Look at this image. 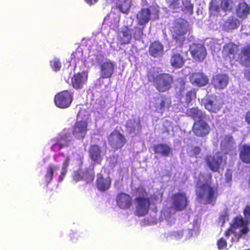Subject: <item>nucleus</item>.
<instances>
[{
	"instance_id": "f257e3e1",
	"label": "nucleus",
	"mask_w": 250,
	"mask_h": 250,
	"mask_svg": "<svg viewBox=\"0 0 250 250\" xmlns=\"http://www.w3.org/2000/svg\"><path fill=\"white\" fill-rule=\"evenodd\" d=\"M211 179L212 176L211 174H209V181L198 187L196 194L197 199L200 202H203L205 204L214 205L218 196V189L217 186L211 185Z\"/></svg>"
},
{
	"instance_id": "412c9836",
	"label": "nucleus",
	"mask_w": 250,
	"mask_h": 250,
	"mask_svg": "<svg viewBox=\"0 0 250 250\" xmlns=\"http://www.w3.org/2000/svg\"><path fill=\"white\" fill-rule=\"evenodd\" d=\"M116 201L117 205L122 209H128L132 205V199L131 196L123 192L117 195Z\"/></svg>"
},
{
	"instance_id": "de8ad7c7",
	"label": "nucleus",
	"mask_w": 250,
	"mask_h": 250,
	"mask_svg": "<svg viewBox=\"0 0 250 250\" xmlns=\"http://www.w3.org/2000/svg\"><path fill=\"white\" fill-rule=\"evenodd\" d=\"M201 151V149L199 146H194L189 151V156L190 157H197Z\"/></svg>"
},
{
	"instance_id": "7ed1b4c3",
	"label": "nucleus",
	"mask_w": 250,
	"mask_h": 250,
	"mask_svg": "<svg viewBox=\"0 0 250 250\" xmlns=\"http://www.w3.org/2000/svg\"><path fill=\"white\" fill-rule=\"evenodd\" d=\"M170 31L172 41L179 45L180 48H182L187 40L188 31L185 23L182 21H175Z\"/></svg>"
},
{
	"instance_id": "bb28decb",
	"label": "nucleus",
	"mask_w": 250,
	"mask_h": 250,
	"mask_svg": "<svg viewBox=\"0 0 250 250\" xmlns=\"http://www.w3.org/2000/svg\"><path fill=\"white\" fill-rule=\"evenodd\" d=\"M164 46L162 43L155 41L150 44L148 52L150 56L157 58L163 54Z\"/></svg>"
},
{
	"instance_id": "4be33fe9",
	"label": "nucleus",
	"mask_w": 250,
	"mask_h": 250,
	"mask_svg": "<svg viewBox=\"0 0 250 250\" xmlns=\"http://www.w3.org/2000/svg\"><path fill=\"white\" fill-rule=\"evenodd\" d=\"M136 17L139 25L146 26L150 20V9L148 8H142L138 12Z\"/></svg>"
},
{
	"instance_id": "473e14b6",
	"label": "nucleus",
	"mask_w": 250,
	"mask_h": 250,
	"mask_svg": "<svg viewBox=\"0 0 250 250\" xmlns=\"http://www.w3.org/2000/svg\"><path fill=\"white\" fill-rule=\"evenodd\" d=\"M95 178V171L94 168H86L83 171V181L86 184L92 183Z\"/></svg>"
},
{
	"instance_id": "1a4fd4ad",
	"label": "nucleus",
	"mask_w": 250,
	"mask_h": 250,
	"mask_svg": "<svg viewBox=\"0 0 250 250\" xmlns=\"http://www.w3.org/2000/svg\"><path fill=\"white\" fill-rule=\"evenodd\" d=\"M186 62V59L183 55L182 49L177 47L172 49L170 59V63L175 69L182 68Z\"/></svg>"
},
{
	"instance_id": "680f3d73",
	"label": "nucleus",
	"mask_w": 250,
	"mask_h": 250,
	"mask_svg": "<svg viewBox=\"0 0 250 250\" xmlns=\"http://www.w3.org/2000/svg\"><path fill=\"white\" fill-rule=\"evenodd\" d=\"M63 156L64 155L63 153H59L58 154H57V155H56L54 157V160L55 161H57V162H59V160H57V158L59 157V156Z\"/></svg>"
},
{
	"instance_id": "4d7b16f0",
	"label": "nucleus",
	"mask_w": 250,
	"mask_h": 250,
	"mask_svg": "<svg viewBox=\"0 0 250 250\" xmlns=\"http://www.w3.org/2000/svg\"><path fill=\"white\" fill-rule=\"evenodd\" d=\"M79 235L77 233H73L70 234V238L73 242H76L79 237Z\"/></svg>"
},
{
	"instance_id": "cd10ccee",
	"label": "nucleus",
	"mask_w": 250,
	"mask_h": 250,
	"mask_svg": "<svg viewBox=\"0 0 250 250\" xmlns=\"http://www.w3.org/2000/svg\"><path fill=\"white\" fill-rule=\"evenodd\" d=\"M132 29L125 26L118 36V40L121 44H126L130 42L132 39Z\"/></svg>"
},
{
	"instance_id": "ddd939ff",
	"label": "nucleus",
	"mask_w": 250,
	"mask_h": 250,
	"mask_svg": "<svg viewBox=\"0 0 250 250\" xmlns=\"http://www.w3.org/2000/svg\"><path fill=\"white\" fill-rule=\"evenodd\" d=\"M86 120L77 121L73 127L72 134L77 139L83 140L88 130Z\"/></svg>"
},
{
	"instance_id": "f8f14e48",
	"label": "nucleus",
	"mask_w": 250,
	"mask_h": 250,
	"mask_svg": "<svg viewBox=\"0 0 250 250\" xmlns=\"http://www.w3.org/2000/svg\"><path fill=\"white\" fill-rule=\"evenodd\" d=\"M189 50L192 57L199 62H202L207 54L206 47L200 43H193Z\"/></svg>"
},
{
	"instance_id": "13d9d810",
	"label": "nucleus",
	"mask_w": 250,
	"mask_h": 250,
	"mask_svg": "<svg viewBox=\"0 0 250 250\" xmlns=\"http://www.w3.org/2000/svg\"><path fill=\"white\" fill-rule=\"evenodd\" d=\"M226 181L227 182H229L231 180L232 174L229 172H227L225 174Z\"/></svg>"
},
{
	"instance_id": "bf43d9fd",
	"label": "nucleus",
	"mask_w": 250,
	"mask_h": 250,
	"mask_svg": "<svg viewBox=\"0 0 250 250\" xmlns=\"http://www.w3.org/2000/svg\"><path fill=\"white\" fill-rule=\"evenodd\" d=\"M244 76L248 81H250V69L245 71Z\"/></svg>"
},
{
	"instance_id": "c756f323",
	"label": "nucleus",
	"mask_w": 250,
	"mask_h": 250,
	"mask_svg": "<svg viewBox=\"0 0 250 250\" xmlns=\"http://www.w3.org/2000/svg\"><path fill=\"white\" fill-rule=\"evenodd\" d=\"M250 12V6L245 1L240 2L236 8L237 16L242 19H246Z\"/></svg>"
},
{
	"instance_id": "aec40b11",
	"label": "nucleus",
	"mask_w": 250,
	"mask_h": 250,
	"mask_svg": "<svg viewBox=\"0 0 250 250\" xmlns=\"http://www.w3.org/2000/svg\"><path fill=\"white\" fill-rule=\"evenodd\" d=\"M190 83L198 87L206 85L208 83V77L202 72L193 73L189 77Z\"/></svg>"
},
{
	"instance_id": "9d476101",
	"label": "nucleus",
	"mask_w": 250,
	"mask_h": 250,
	"mask_svg": "<svg viewBox=\"0 0 250 250\" xmlns=\"http://www.w3.org/2000/svg\"><path fill=\"white\" fill-rule=\"evenodd\" d=\"M248 221L245 220L241 215L236 216L233 219L232 223L230 226L232 228L236 231L238 229L242 227V229L238 234V240H239L243 235L246 234L249 231V229L248 227Z\"/></svg>"
},
{
	"instance_id": "e433bc0d",
	"label": "nucleus",
	"mask_w": 250,
	"mask_h": 250,
	"mask_svg": "<svg viewBox=\"0 0 250 250\" xmlns=\"http://www.w3.org/2000/svg\"><path fill=\"white\" fill-rule=\"evenodd\" d=\"M183 6H181L180 9L182 11L189 15H191L193 13L194 5L191 3L190 0H183L182 1Z\"/></svg>"
},
{
	"instance_id": "49530a36",
	"label": "nucleus",
	"mask_w": 250,
	"mask_h": 250,
	"mask_svg": "<svg viewBox=\"0 0 250 250\" xmlns=\"http://www.w3.org/2000/svg\"><path fill=\"white\" fill-rule=\"evenodd\" d=\"M145 26H142V28H140L137 26H135L132 29L134 30L133 33V37L134 38L138 37H141L143 34V30Z\"/></svg>"
},
{
	"instance_id": "f704fd0d",
	"label": "nucleus",
	"mask_w": 250,
	"mask_h": 250,
	"mask_svg": "<svg viewBox=\"0 0 250 250\" xmlns=\"http://www.w3.org/2000/svg\"><path fill=\"white\" fill-rule=\"evenodd\" d=\"M184 102L187 106L192 104V102H194L196 98V92L193 88H191L187 91L186 94L183 96Z\"/></svg>"
},
{
	"instance_id": "6e6d98bb",
	"label": "nucleus",
	"mask_w": 250,
	"mask_h": 250,
	"mask_svg": "<svg viewBox=\"0 0 250 250\" xmlns=\"http://www.w3.org/2000/svg\"><path fill=\"white\" fill-rule=\"evenodd\" d=\"M219 219L221 221H222L223 223H224L226 220H228L229 219V214L227 212H225L224 214L220 215Z\"/></svg>"
},
{
	"instance_id": "dca6fc26",
	"label": "nucleus",
	"mask_w": 250,
	"mask_h": 250,
	"mask_svg": "<svg viewBox=\"0 0 250 250\" xmlns=\"http://www.w3.org/2000/svg\"><path fill=\"white\" fill-rule=\"evenodd\" d=\"M116 67L115 63L108 60L100 65V75L103 79L110 78L114 72Z\"/></svg>"
},
{
	"instance_id": "37998d69",
	"label": "nucleus",
	"mask_w": 250,
	"mask_h": 250,
	"mask_svg": "<svg viewBox=\"0 0 250 250\" xmlns=\"http://www.w3.org/2000/svg\"><path fill=\"white\" fill-rule=\"evenodd\" d=\"M83 171L81 169L75 170L73 173V179L75 182L83 181Z\"/></svg>"
},
{
	"instance_id": "2f4dec72",
	"label": "nucleus",
	"mask_w": 250,
	"mask_h": 250,
	"mask_svg": "<svg viewBox=\"0 0 250 250\" xmlns=\"http://www.w3.org/2000/svg\"><path fill=\"white\" fill-rule=\"evenodd\" d=\"M239 158L244 163L250 164V144H244L239 148Z\"/></svg>"
},
{
	"instance_id": "2eb2a0df",
	"label": "nucleus",
	"mask_w": 250,
	"mask_h": 250,
	"mask_svg": "<svg viewBox=\"0 0 250 250\" xmlns=\"http://www.w3.org/2000/svg\"><path fill=\"white\" fill-rule=\"evenodd\" d=\"M205 160L207 166L212 171H219L223 161L222 156L218 155H208Z\"/></svg>"
},
{
	"instance_id": "0eeeda50",
	"label": "nucleus",
	"mask_w": 250,
	"mask_h": 250,
	"mask_svg": "<svg viewBox=\"0 0 250 250\" xmlns=\"http://www.w3.org/2000/svg\"><path fill=\"white\" fill-rule=\"evenodd\" d=\"M238 46L232 42L225 43L222 50V58L225 61L231 62L236 60Z\"/></svg>"
},
{
	"instance_id": "5fc2aeb1",
	"label": "nucleus",
	"mask_w": 250,
	"mask_h": 250,
	"mask_svg": "<svg viewBox=\"0 0 250 250\" xmlns=\"http://www.w3.org/2000/svg\"><path fill=\"white\" fill-rule=\"evenodd\" d=\"M244 118L245 122L250 125V109L246 112Z\"/></svg>"
},
{
	"instance_id": "ea45409f",
	"label": "nucleus",
	"mask_w": 250,
	"mask_h": 250,
	"mask_svg": "<svg viewBox=\"0 0 250 250\" xmlns=\"http://www.w3.org/2000/svg\"><path fill=\"white\" fill-rule=\"evenodd\" d=\"M233 1L232 0H221L220 7L225 11H230L231 10Z\"/></svg>"
},
{
	"instance_id": "4468645a",
	"label": "nucleus",
	"mask_w": 250,
	"mask_h": 250,
	"mask_svg": "<svg viewBox=\"0 0 250 250\" xmlns=\"http://www.w3.org/2000/svg\"><path fill=\"white\" fill-rule=\"evenodd\" d=\"M192 130L196 136L204 137L209 134L210 128L208 124L204 120L196 121L193 125Z\"/></svg>"
},
{
	"instance_id": "f03ea898",
	"label": "nucleus",
	"mask_w": 250,
	"mask_h": 250,
	"mask_svg": "<svg viewBox=\"0 0 250 250\" xmlns=\"http://www.w3.org/2000/svg\"><path fill=\"white\" fill-rule=\"evenodd\" d=\"M139 196L134 200L135 202L134 215L141 217L146 216L151 206V201L148 193L143 188L138 190Z\"/></svg>"
},
{
	"instance_id": "a878e982",
	"label": "nucleus",
	"mask_w": 250,
	"mask_h": 250,
	"mask_svg": "<svg viewBox=\"0 0 250 250\" xmlns=\"http://www.w3.org/2000/svg\"><path fill=\"white\" fill-rule=\"evenodd\" d=\"M101 149L96 144L91 145L88 149V153L91 159L96 163L100 164L103 160Z\"/></svg>"
},
{
	"instance_id": "5701e85b",
	"label": "nucleus",
	"mask_w": 250,
	"mask_h": 250,
	"mask_svg": "<svg viewBox=\"0 0 250 250\" xmlns=\"http://www.w3.org/2000/svg\"><path fill=\"white\" fill-rule=\"evenodd\" d=\"M170 99L166 95H162L157 97L155 102L156 110L158 112L163 113L166 108H168L171 105Z\"/></svg>"
},
{
	"instance_id": "b1692460",
	"label": "nucleus",
	"mask_w": 250,
	"mask_h": 250,
	"mask_svg": "<svg viewBox=\"0 0 250 250\" xmlns=\"http://www.w3.org/2000/svg\"><path fill=\"white\" fill-rule=\"evenodd\" d=\"M111 184V179L109 177H104L102 174H98L96 186L98 190L101 192L107 190L110 188Z\"/></svg>"
},
{
	"instance_id": "6e6552de",
	"label": "nucleus",
	"mask_w": 250,
	"mask_h": 250,
	"mask_svg": "<svg viewBox=\"0 0 250 250\" xmlns=\"http://www.w3.org/2000/svg\"><path fill=\"white\" fill-rule=\"evenodd\" d=\"M172 208L177 211L186 209L188 204V201L185 192H177L173 194L171 197Z\"/></svg>"
},
{
	"instance_id": "864d4df0",
	"label": "nucleus",
	"mask_w": 250,
	"mask_h": 250,
	"mask_svg": "<svg viewBox=\"0 0 250 250\" xmlns=\"http://www.w3.org/2000/svg\"><path fill=\"white\" fill-rule=\"evenodd\" d=\"M239 23L238 20L237 19L231 20L229 22V25L232 28H236L238 27V24Z\"/></svg>"
},
{
	"instance_id": "20e7f679",
	"label": "nucleus",
	"mask_w": 250,
	"mask_h": 250,
	"mask_svg": "<svg viewBox=\"0 0 250 250\" xmlns=\"http://www.w3.org/2000/svg\"><path fill=\"white\" fill-rule=\"evenodd\" d=\"M174 81L172 75L163 73L157 75L153 80V85L156 89L160 92L168 90Z\"/></svg>"
},
{
	"instance_id": "3c124183",
	"label": "nucleus",
	"mask_w": 250,
	"mask_h": 250,
	"mask_svg": "<svg viewBox=\"0 0 250 250\" xmlns=\"http://www.w3.org/2000/svg\"><path fill=\"white\" fill-rule=\"evenodd\" d=\"M230 234H234L235 236L238 238V234L235 230H234L232 227L230 226V227L226 230L225 232V236L227 238H229L230 235Z\"/></svg>"
},
{
	"instance_id": "7c9ffc66",
	"label": "nucleus",
	"mask_w": 250,
	"mask_h": 250,
	"mask_svg": "<svg viewBox=\"0 0 250 250\" xmlns=\"http://www.w3.org/2000/svg\"><path fill=\"white\" fill-rule=\"evenodd\" d=\"M187 114L195 121L204 120L207 116L205 112L202 111L197 107L188 109Z\"/></svg>"
},
{
	"instance_id": "052dcab7",
	"label": "nucleus",
	"mask_w": 250,
	"mask_h": 250,
	"mask_svg": "<svg viewBox=\"0 0 250 250\" xmlns=\"http://www.w3.org/2000/svg\"><path fill=\"white\" fill-rule=\"evenodd\" d=\"M85 2L89 5L96 3L98 0H85Z\"/></svg>"
},
{
	"instance_id": "c9c22d12",
	"label": "nucleus",
	"mask_w": 250,
	"mask_h": 250,
	"mask_svg": "<svg viewBox=\"0 0 250 250\" xmlns=\"http://www.w3.org/2000/svg\"><path fill=\"white\" fill-rule=\"evenodd\" d=\"M59 169L58 166L49 165L46 170L44 175L45 181L47 185H48L52 180L54 172Z\"/></svg>"
},
{
	"instance_id": "c03bdc74",
	"label": "nucleus",
	"mask_w": 250,
	"mask_h": 250,
	"mask_svg": "<svg viewBox=\"0 0 250 250\" xmlns=\"http://www.w3.org/2000/svg\"><path fill=\"white\" fill-rule=\"evenodd\" d=\"M209 10L212 12H219L220 6L217 4L216 0H211L209 2Z\"/></svg>"
},
{
	"instance_id": "a211bd4d",
	"label": "nucleus",
	"mask_w": 250,
	"mask_h": 250,
	"mask_svg": "<svg viewBox=\"0 0 250 250\" xmlns=\"http://www.w3.org/2000/svg\"><path fill=\"white\" fill-rule=\"evenodd\" d=\"M229 81L228 75L219 73L213 76L211 83L216 89H223L228 84Z\"/></svg>"
},
{
	"instance_id": "423d86ee",
	"label": "nucleus",
	"mask_w": 250,
	"mask_h": 250,
	"mask_svg": "<svg viewBox=\"0 0 250 250\" xmlns=\"http://www.w3.org/2000/svg\"><path fill=\"white\" fill-rule=\"evenodd\" d=\"M110 146L114 150L121 149L126 144L127 140L125 137L118 130H114L108 137Z\"/></svg>"
},
{
	"instance_id": "4c0bfd02",
	"label": "nucleus",
	"mask_w": 250,
	"mask_h": 250,
	"mask_svg": "<svg viewBox=\"0 0 250 250\" xmlns=\"http://www.w3.org/2000/svg\"><path fill=\"white\" fill-rule=\"evenodd\" d=\"M115 14L111 12L108 13L104 18L103 23L110 27H114L117 22L116 19L114 17Z\"/></svg>"
},
{
	"instance_id": "a19ab883",
	"label": "nucleus",
	"mask_w": 250,
	"mask_h": 250,
	"mask_svg": "<svg viewBox=\"0 0 250 250\" xmlns=\"http://www.w3.org/2000/svg\"><path fill=\"white\" fill-rule=\"evenodd\" d=\"M50 65L54 71H58L61 69L62 64L59 59L54 58L50 62Z\"/></svg>"
},
{
	"instance_id": "39448f33",
	"label": "nucleus",
	"mask_w": 250,
	"mask_h": 250,
	"mask_svg": "<svg viewBox=\"0 0 250 250\" xmlns=\"http://www.w3.org/2000/svg\"><path fill=\"white\" fill-rule=\"evenodd\" d=\"M73 93L68 90H63L57 93L54 97L55 105L61 108L68 107L73 100Z\"/></svg>"
},
{
	"instance_id": "393cba45",
	"label": "nucleus",
	"mask_w": 250,
	"mask_h": 250,
	"mask_svg": "<svg viewBox=\"0 0 250 250\" xmlns=\"http://www.w3.org/2000/svg\"><path fill=\"white\" fill-rule=\"evenodd\" d=\"M238 61L241 65L250 67V44L241 48Z\"/></svg>"
},
{
	"instance_id": "9b49d317",
	"label": "nucleus",
	"mask_w": 250,
	"mask_h": 250,
	"mask_svg": "<svg viewBox=\"0 0 250 250\" xmlns=\"http://www.w3.org/2000/svg\"><path fill=\"white\" fill-rule=\"evenodd\" d=\"M223 103L220 101L217 96H208L204 103L205 108L210 113H217L222 108Z\"/></svg>"
},
{
	"instance_id": "58836bf2",
	"label": "nucleus",
	"mask_w": 250,
	"mask_h": 250,
	"mask_svg": "<svg viewBox=\"0 0 250 250\" xmlns=\"http://www.w3.org/2000/svg\"><path fill=\"white\" fill-rule=\"evenodd\" d=\"M167 3L168 8L175 12H178L181 7L180 0H167Z\"/></svg>"
},
{
	"instance_id": "a18cd8bd",
	"label": "nucleus",
	"mask_w": 250,
	"mask_h": 250,
	"mask_svg": "<svg viewBox=\"0 0 250 250\" xmlns=\"http://www.w3.org/2000/svg\"><path fill=\"white\" fill-rule=\"evenodd\" d=\"M57 140L60 143L65 145V147H68L69 146V143L70 142V140L68 139L66 134L60 136L59 138L57 139Z\"/></svg>"
},
{
	"instance_id": "8fccbe9b",
	"label": "nucleus",
	"mask_w": 250,
	"mask_h": 250,
	"mask_svg": "<svg viewBox=\"0 0 250 250\" xmlns=\"http://www.w3.org/2000/svg\"><path fill=\"white\" fill-rule=\"evenodd\" d=\"M65 145L60 143L58 140L51 147V150L53 151H57L60 149L65 148Z\"/></svg>"
},
{
	"instance_id": "79ce46f5",
	"label": "nucleus",
	"mask_w": 250,
	"mask_h": 250,
	"mask_svg": "<svg viewBox=\"0 0 250 250\" xmlns=\"http://www.w3.org/2000/svg\"><path fill=\"white\" fill-rule=\"evenodd\" d=\"M69 161H70L69 157L68 156H67L65 158L64 161L63 162L62 169V171H61V174L60 176L61 180H62V178L65 176V175L66 173L67 168L69 165Z\"/></svg>"
},
{
	"instance_id": "603ef678",
	"label": "nucleus",
	"mask_w": 250,
	"mask_h": 250,
	"mask_svg": "<svg viewBox=\"0 0 250 250\" xmlns=\"http://www.w3.org/2000/svg\"><path fill=\"white\" fill-rule=\"evenodd\" d=\"M243 214L246 219L250 220V206L249 205H246L244 208Z\"/></svg>"
},
{
	"instance_id": "f3484780",
	"label": "nucleus",
	"mask_w": 250,
	"mask_h": 250,
	"mask_svg": "<svg viewBox=\"0 0 250 250\" xmlns=\"http://www.w3.org/2000/svg\"><path fill=\"white\" fill-rule=\"evenodd\" d=\"M88 74L83 71L75 73L71 78V84L73 87L76 89L83 88V85L87 82Z\"/></svg>"
},
{
	"instance_id": "c85d7f7f",
	"label": "nucleus",
	"mask_w": 250,
	"mask_h": 250,
	"mask_svg": "<svg viewBox=\"0 0 250 250\" xmlns=\"http://www.w3.org/2000/svg\"><path fill=\"white\" fill-rule=\"evenodd\" d=\"M153 150L155 154L164 157H168L172 154V148L166 144L161 143L154 145Z\"/></svg>"
},
{
	"instance_id": "72a5a7b5",
	"label": "nucleus",
	"mask_w": 250,
	"mask_h": 250,
	"mask_svg": "<svg viewBox=\"0 0 250 250\" xmlns=\"http://www.w3.org/2000/svg\"><path fill=\"white\" fill-rule=\"evenodd\" d=\"M116 7L122 13L127 14L130 8V2L129 0H117Z\"/></svg>"
},
{
	"instance_id": "09e8293b",
	"label": "nucleus",
	"mask_w": 250,
	"mask_h": 250,
	"mask_svg": "<svg viewBox=\"0 0 250 250\" xmlns=\"http://www.w3.org/2000/svg\"><path fill=\"white\" fill-rule=\"evenodd\" d=\"M217 245L218 249L219 250H224L227 249V242L226 240L223 237L220 238L217 241Z\"/></svg>"
},
{
	"instance_id": "6ab92c4d",
	"label": "nucleus",
	"mask_w": 250,
	"mask_h": 250,
	"mask_svg": "<svg viewBox=\"0 0 250 250\" xmlns=\"http://www.w3.org/2000/svg\"><path fill=\"white\" fill-rule=\"evenodd\" d=\"M221 150L225 154H229L232 153L235 150V141L232 136L227 135L225 136L220 143Z\"/></svg>"
}]
</instances>
